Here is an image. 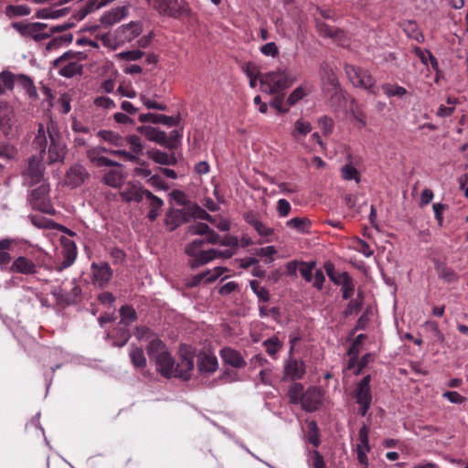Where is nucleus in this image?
<instances>
[{
  "label": "nucleus",
  "instance_id": "2eb2a0df",
  "mask_svg": "<svg viewBox=\"0 0 468 468\" xmlns=\"http://www.w3.org/2000/svg\"><path fill=\"white\" fill-rule=\"evenodd\" d=\"M89 177L86 168L79 164L69 167L65 175V185L72 188L80 186Z\"/></svg>",
  "mask_w": 468,
  "mask_h": 468
},
{
  "label": "nucleus",
  "instance_id": "a211bd4d",
  "mask_svg": "<svg viewBox=\"0 0 468 468\" xmlns=\"http://www.w3.org/2000/svg\"><path fill=\"white\" fill-rule=\"evenodd\" d=\"M8 271L10 272L31 275L37 272V267L32 260L25 256H19L10 264Z\"/></svg>",
  "mask_w": 468,
  "mask_h": 468
},
{
  "label": "nucleus",
  "instance_id": "79ce46f5",
  "mask_svg": "<svg viewBox=\"0 0 468 468\" xmlns=\"http://www.w3.org/2000/svg\"><path fill=\"white\" fill-rule=\"evenodd\" d=\"M129 355L131 361L135 367L143 368L145 367L146 359L142 348L133 347L130 351Z\"/></svg>",
  "mask_w": 468,
  "mask_h": 468
},
{
  "label": "nucleus",
  "instance_id": "6e6552de",
  "mask_svg": "<svg viewBox=\"0 0 468 468\" xmlns=\"http://www.w3.org/2000/svg\"><path fill=\"white\" fill-rule=\"evenodd\" d=\"M194 356L188 349L180 350V357L176 365L174 367V378H178L184 380L190 379L194 371Z\"/></svg>",
  "mask_w": 468,
  "mask_h": 468
},
{
  "label": "nucleus",
  "instance_id": "2f4dec72",
  "mask_svg": "<svg viewBox=\"0 0 468 468\" xmlns=\"http://www.w3.org/2000/svg\"><path fill=\"white\" fill-rule=\"evenodd\" d=\"M312 131V125L310 122L303 119H298L291 132L292 137L299 142L303 137H305Z\"/></svg>",
  "mask_w": 468,
  "mask_h": 468
},
{
  "label": "nucleus",
  "instance_id": "09e8293b",
  "mask_svg": "<svg viewBox=\"0 0 468 468\" xmlns=\"http://www.w3.org/2000/svg\"><path fill=\"white\" fill-rule=\"evenodd\" d=\"M250 285L251 290L257 295L260 301H262L264 303L269 301V292L264 287L261 286L259 282L255 280L250 281Z\"/></svg>",
  "mask_w": 468,
  "mask_h": 468
},
{
  "label": "nucleus",
  "instance_id": "69168bd1",
  "mask_svg": "<svg viewBox=\"0 0 468 468\" xmlns=\"http://www.w3.org/2000/svg\"><path fill=\"white\" fill-rule=\"evenodd\" d=\"M94 104L99 107L105 110H111L115 108L114 101L106 96H101L94 100Z\"/></svg>",
  "mask_w": 468,
  "mask_h": 468
},
{
  "label": "nucleus",
  "instance_id": "5fc2aeb1",
  "mask_svg": "<svg viewBox=\"0 0 468 468\" xmlns=\"http://www.w3.org/2000/svg\"><path fill=\"white\" fill-rule=\"evenodd\" d=\"M260 51L266 57L276 58L279 55V48L274 42H268L260 48Z\"/></svg>",
  "mask_w": 468,
  "mask_h": 468
},
{
  "label": "nucleus",
  "instance_id": "8fccbe9b",
  "mask_svg": "<svg viewBox=\"0 0 468 468\" xmlns=\"http://www.w3.org/2000/svg\"><path fill=\"white\" fill-rule=\"evenodd\" d=\"M436 270L438 276L447 282H452L456 279L455 272L443 264L437 265Z\"/></svg>",
  "mask_w": 468,
  "mask_h": 468
},
{
  "label": "nucleus",
  "instance_id": "f257e3e1",
  "mask_svg": "<svg viewBox=\"0 0 468 468\" xmlns=\"http://www.w3.org/2000/svg\"><path fill=\"white\" fill-rule=\"evenodd\" d=\"M238 246L237 238L230 235L220 236L213 229L206 239H197L186 247V253L192 258V267L207 264L218 258L229 259Z\"/></svg>",
  "mask_w": 468,
  "mask_h": 468
},
{
  "label": "nucleus",
  "instance_id": "473e14b6",
  "mask_svg": "<svg viewBox=\"0 0 468 468\" xmlns=\"http://www.w3.org/2000/svg\"><path fill=\"white\" fill-rule=\"evenodd\" d=\"M14 240L11 239H0V268L5 270L10 264L11 255L9 253Z\"/></svg>",
  "mask_w": 468,
  "mask_h": 468
},
{
  "label": "nucleus",
  "instance_id": "ddd939ff",
  "mask_svg": "<svg viewBox=\"0 0 468 468\" xmlns=\"http://www.w3.org/2000/svg\"><path fill=\"white\" fill-rule=\"evenodd\" d=\"M153 5L160 14L171 17H177L187 11L178 0H157L154 1Z\"/></svg>",
  "mask_w": 468,
  "mask_h": 468
},
{
  "label": "nucleus",
  "instance_id": "0e129e2a",
  "mask_svg": "<svg viewBox=\"0 0 468 468\" xmlns=\"http://www.w3.org/2000/svg\"><path fill=\"white\" fill-rule=\"evenodd\" d=\"M101 40L103 45L112 50H115L122 46L121 43H119L118 37L114 35L112 37L110 34H105L101 37Z\"/></svg>",
  "mask_w": 468,
  "mask_h": 468
},
{
  "label": "nucleus",
  "instance_id": "c85d7f7f",
  "mask_svg": "<svg viewBox=\"0 0 468 468\" xmlns=\"http://www.w3.org/2000/svg\"><path fill=\"white\" fill-rule=\"evenodd\" d=\"M227 271L226 268L218 266L212 270H207L202 273H199L193 277V281L191 282L192 286L197 285L201 283L203 281L206 282H215L218 278L221 277V275Z\"/></svg>",
  "mask_w": 468,
  "mask_h": 468
},
{
  "label": "nucleus",
  "instance_id": "0eeeda50",
  "mask_svg": "<svg viewBox=\"0 0 468 468\" xmlns=\"http://www.w3.org/2000/svg\"><path fill=\"white\" fill-rule=\"evenodd\" d=\"M370 380L371 378L369 375L364 377L356 385L354 392L356 403L360 406L359 412L362 416L367 414L372 401Z\"/></svg>",
  "mask_w": 468,
  "mask_h": 468
},
{
  "label": "nucleus",
  "instance_id": "e433bc0d",
  "mask_svg": "<svg viewBox=\"0 0 468 468\" xmlns=\"http://www.w3.org/2000/svg\"><path fill=\"white\" fill-rule=\"evenodd\" d=\"M147 154L149 158L160 165H169L175 163V159L172 155L160 150H150Z\"/></svg>",
  "mask_w": 468,
  "mask_h": 468
},
{
  "label": "nucleus",
  "instance_id": "4c0bfd02",
  "mask_svg": "<svg viewBox=\"0 0 468 468\" xmlns=\"http://www.w3.org/2000/svg\"><path fill=\"white\" fill-rule=\"evenodd\" d=\"M341 176L345 180H355L356 183L360 182V175L358 170L353 165L351 162L346 164L341 168Z\"/></svg>",
  "mask_w": 468,
  "mask_h": 468
},
{
  "label": "nucleus",
  "instance_id": "6ab92c4d",
  "mask_svg": "<svg viewBox=\"0 0 468 468\" xmlns=\"http://www.w3.org/2000/svg\"><path fill=\"white\" fill-rule=\"evenodd\" d=\"M323 395L320 389L310 388L302 395V407L306 411H314L320 407Z\"/></svg>",
  "mask_w": 468,
  "mask_h": 468
},
{
  "label": "nucleus",
  "instance_id": "b1692460",
  "mask_svg": "<svg viewBox=\"0 0 468 468\" xmlns=\"http://www.w3.org/2000/svg\"><path fill=\"white\" fill-rule=\"evenodd\" d=\"M139 121L141 122L161 123L168 127L176 126L179 123L178 118L151 112L140 114Z\"/></svg>",
  "mask_w": 468,
  "mask_h": 468
},
{
  "label": "nucleus",
  "instance_id": "20e7f679",
  "mask_svg": "<svg viewBox=\"0 0 468 468\" xmlns=\"http://www.w3.org/2000/svg\"><path fill=\"white\" fill-rule=\"evenodd\" d=\"M296 80L297 77L286 69H277L261 76L260 84L263 92L277 94L291 87Z\"/></svg>",
  "mask_w": 468,
  "mask_h": 468
},
{
  "label": "nucleus",
  "instance_id": "9d476101",
  "mask_svg": "<svg viewBox=\"0 0 468 468\" xmlns=\"http://www.w3.org/2000/svg\"><path fill=\"white\" fill-rule=\"evenodd\" d=\"M197 367L200 378H208L218 368V358L211 352H199L197 356Z\"/></svg>",
  "mask_w": 468,
  "mask_h": 468
},
{
  "label": "nucleus",
  "instance_id": "423d86ee",
  "mask_svg": "<svg viewBox=\"0 0 468 468\" xmlns=\"http://www.w3.org/2000/svg\"><path fill=\"white\" fill-rule=\"evenodd\" d=\"M346 73L356 87L372 91L375 86V80L368 70L353 65L346 66Z\"/></svg>",
  "mask_w": 468,
  "mask_h": 468
},
{
  "label": "nucleus",
  "instance_id": "864d4df0",
  "mask_svg": "<svg viewBox=\"0 0 468 468\" xmlns=\"http://www.w3.org/2000/svg\"><path fill=\"white\" fill-rule=\"evenodd\" d=\"M266 351L270 356H274L282 347V343L277 337H271L264 341Z\"/></svg>",
  "mask_w": 468,
  "mask_h": 468
},
{
  "label": "nucleus",
  "instance_id": "a18cd8bd",
  "mask_svg": "<svg viewBox=\"0 0 468 468\" xmlns=\"http://www.w3.org/2000/svg\"><path fill=\"white\" fill-rule=\"evenodd\" d=\"M144 56V52L139 49L128 50L116 53L114 55L115 59L117 60H127V61H135L142 58Z\"/></svg>",
  "mask_w": 468,
  "mask_h": 468
},
{
  "label": "nucleus",
  "instance_id": "cd10ccee",
  "mask_svg": "<svg viewBox=\"0 0 468 468\" xmlns=\"http://www.w3.org/2000/svg\"><path fill=\"white\" fill-rule=\"evenodd\" d=\"M148 191L135 185H131L121 192V197L127 202L143 203Z\"/></svg>",
  "mask_w": 468,
  "mask_h": 468
},
{
  "label": "nucleus",
  "instance_id": "052dcab7",
  "mask_svg": "<svg viewBox=\"0 0 468 468\" xmlns=\"http://www.w3.org/2000/svg\"><path fill=\"white\" fill-rule=\"evenodd\" d=\"M292 210V206L284 198H281L277 202V212L280 218H285L287 217Z\"/></svg>",
  "mask_w": 468,
  "mask_h": 468
},
{
  "label": "nucleus",
  "instance_id": "5701e85b",
  "mask_svg": "<svg viewBox=\"0 0 468 468\" xmlns=\"http://www.w3.org/2000/svg\"><path fill=\"white\" fill-rule=\"evenodd\" d=\"M143 203L149 208L147 218L151 221L155 220L162 211L164 201L160 197L148 191Z\"/></svg>",
  "mask_w": 468,
  "mask_h": 468
},
{
  "label": "nucleus",
  "instance_id": "338daca9",
  "mask_svg": "<svg viewBox=\"0 0 468 468\" xmlns=\"http://www.w3.org/2000/svg\"><path fill=\"white\" fill-rule=\"evenodd\" d=\"M319 127L324 134L331 133L334 128V121L327 116H323L318 121Z\"/></svg>",
  "mask_w": 468,
  "mask_h": 468
},
{
  "label": "nucleus",
  "instance_id": "603ef678",
  "mask_svg": "<svg viewBox=\"0 0 468 468\" xmlns=\"http://www.w3.org/2000/svg\"><path fill=\"white\" fill-rule=\"evenodd\" d=\"M309 462L312 468H326L323 456L317 451L309 452Z\"/></svg>",
  "mask_w": 468,
  "mask_h": 468
},
{
  "label": "nucleus",
  "instance_id": "f03ea898",
  "mask_svg": "<svg viewBox=\"0 0 468 468\" xmlns=\"http://www.w3.org/2000/svg\"><path fill=\"white\" fill-rule=\"evenodd\" d=\"M48 146V162L62 163L66 155V145L61 138L57 124L51 120L40 122L33 141V147L44 153Z\"/></svg>",
  "mask_w": 468,
  "mask_h": 468
},
{
  "label": "nucleus",
  "instance_id": "c9c22d12",
  "mask_svg": "<svg viewBox=\"0 0 468 468\" xmlns=\"http://www.w3.org/2000/svg\"><path fill=\"white\" fill-rule=\"evenodd\" d=\"M311 222L306 218L295 217L286 222V227L295 229L300 233L308 232Z\"/></svg>",
  "mask_w": 468,
  "mask_h": 468
},
{
  "label": "nucleus",
  "instance_id": "c03bdc74",
  "mask_svg": "<svg viewBox=\"0 0 468 468\" xmlns=\"http://www.w3.org/2000/svg\"><path fill=\"white\" fill-rule=\"evenodd\" d=\"M369 429L367 425H363L358 431V441L356 450H370L368 441Z\"/></svg>",
  "mask_w": 468,
  "mask_h": 468
},
{
  "label": "nucleus",
  "instance_id": "ea45409f",
  "mask_svg": "<svg viewBox=\"0 0 468 468\" xmlns=\"http://www.w3.org/2000/svg\"><path fill=\"white\" fill-rule=\"evenodd\" d=\"M120 324H123L124 326H128L130 324L136 320V312L133 307L129 305H124L120 309Z\"/></svg>",
  "mask_w": 468,
  "mask_h": 468
},
{
  "label": "nucleus",
  "instance_id": "4be33fe9",
  "mask_svg": "<svg viewBox=\"0 0 468 468\" xmlns=\"http://www.w3.org/2000/svg\"><path fill=\"white\" fill-rule=\"evenodd\" d=\"M101 180L103 184L108 186L114 188L120 187L125 180V176L122 169L121 168V165L119 164V166H114V168L105 171Z\"/></svg>",
  "mask_w": 468,
  "mask_h": 468
},
{
  "label": "nucleus",
  "instance_id": "c756f323",
  "mask_svg": "<svg viewBox=\"0 0 468 468\" xmlns=\"http://www.w3.org/2000/svg\"><path fill=\"white\" fill-rule=\"evenodd\" d=\"M335 283L341 287L344 299H349L352 297L355 291V284L347 272L339 273Z\"/></svg>",
  "mask_w": 468,
  "mask_h": 468
},
{
  "label": "nucleus",
  "instance_id": "f704fd0d",
  "mask_svg": "<svg viewBox=\"0 0 468 468\" xmlns=\"http://www.w3.org/2000/svg\"><path fill=\"white\" fill-rule=\"evenodd\" d=\"M310 92L311 89L307 85H300L296 87L288 96L287 104L289 106H294Z\"/></svg>",
  "mask_w": 468,
  "mask_h": 468
},
{
  "label": "nucleus",
  "instance_id": "680f3d73",
  "mask_svg": "<svg viewBox=\"0 0 468 468\" xmlns=\"http://www.w3.org/2000/svg\"><path fill=\"white\" fill-rule=\"evenodd\" d=\"M0 80L4 84V88L12 89L14 87L16 77L12 72L4 70L0 73Z\"/></svg>",
  "mask_w": 468,
  "mask_h": 468
},
{
  "label": "nucleus",
  "instance_id": "a19ab883",
  "mask_svg": "<svg viewBox=\"0 0 468 468\" xmlns=\"http://www.w3.org/2000/svg\"><path fill=\"white\" fill-rule=\"evenodd\" d=\"M384 94L387 97H403L407 94V90L399 85H391L389 83L383 84L381 86Z\"/></svg>",
  "mask_w": 468,
  "mask_h": 468
},
{
  "label": "nucleus",
  "instance_id": "49530a36",
  "mask_svg": "<svg viewBox=\"0 0 468 468\" xmlns=\"http://www.w3.org/2000/svg\"><path fill=\"white\" fill-rule=\"evenodd\" d=\"M303 390V387L300 383H293L290 386L288 389V397L292 403L297 404L298 402H302V395Z\"/></svg>",
  "mask_w": 468,
  "mask_h": 468
},
{
  "label": "nucleus",
  "instance_id": "58836bf2",
  "mask_svg": "<svg viewBox=\"0 0 468 468\" xmlns=\"http://www.w3.org/2000/svg\"><path fill=\"white\" fill-rule=\"evenodd\" d=\"M30 8L26 5H9L5 7V13L8 17H16L28 16L30 14Z\"/></svg>",
  "mask_w": 468,
  "mask_h": 468
},
{
  "label": "nucleus",
  "instance_id": "37998d69",
  "mask_svg": "<svg viewBox=\"0 0 468 468\" xmlns=\"http://www.w3.org/2000/svg\"><path fill=\"white\" fill-rule=\"evenodd\" d=\"M242 70L250 80V86L255 88L260 74L257 67L253 63L249 62L242 66Z\"/></svg>",
  "mask_w": 468,
  "mask_h": 468
},
{
  "label": "nucleus",
  "instance_id": "7c9ffc66",
  "mask_svg": "<svg viewBox=\"0 0 468 468\" xmlns=\"http://www.w3.org/2000/svg\"><path fill=\"white\" fill-rule=\"evenodd\" d=\"M137 130L150 141H154L160 144H166V133L163 131L152 126H140Z\"/></svg>",
  "mask_w": 468,
  "mask_h": 468
},
{
  "label": "nucleus",
  "instance_id": "de8ad7c7",
  "mask_svg": "<svg viewBox=\"0 0 468 468\" xmlns=\"http://www.w3.org/2000/svg\"><path fill=\"white\" fill-rule=\"evenodd\" d=\"M65 15V11L63 9H55L52 7H45L39 9L37 12V17L38 18H58Z\"/></svg>",
  "mask_w": 468,
  "mask_h": 468
},
{
  "label": "nucleus",
  "instance_id": "72a5a7b5",
  "mask_svg": "<svg viewBox=\"0 0 468 468\" xmlns=\"http://www.w3.org/2000/svg\"><path fill=\"white\" fill-rule=\"evenodd\" d=\"M97 136L104 142L113 146H123L125 140L117 133L110 130H101L97 133Z\"/></svg>",
  "mask_w": 468,
  "mask_h": 468
},
{
  "label": "nucleus",
  "instance_id": "9b49d317",
  "mask_svg": "<svg viewBox=\"0 0 468 468\" xmlns=\"http://www.w3.org/2000/svg\"><path fill=\"white\" fill-rule=\"evenodd\" d=\"M143 31V26L141 22L131 21L128 24L119 27L114 31V36L118 37L119 43L124 45L125 43L131 42L135 39Z\"/></svg>",
  "mask_w": 468,
  "mask_h": 468
},
{
  "label": "nucleus",
  "instance_id": "3c124183",
  "mask_svg": "<svg viewBox=\"0 0 468 468\" xmlns=\"http://www.w3.org/2000/svg\"><path fill=\"white\" fill-rule=\"evenodd\" d=\"M16 154V148L6 143L0 144V158L10 160L13 159Z\"/></svg>",
  "mask_w": 468,
  "mask_h": 468
},
{
  "label": "nucleus",
  "instance_id": "dca6fc26",
  "mask_svg": "<svg viewBox=\"0 0 468 468\" xmlns=\"http://www.w3.org/2000/svg\"><path fill=\"white\" fill-rule=\"evenodd\" d=\"M245 220L261 238L265 239V242L271 241L269 238L273 235L274 229L263 223L258 213L253 211L248 212L245 215Z\"/></svg>",
  "mask_w": 468,
  "mask_h": 468
},
{
  "label": "nucleus",
  "instance_id": "13d9d810",
  "mask_svg": "<svg viewBox=\"0 0 468 468\" xmlns=\"http://www.w3.org/2000/svg\"><path fill=\"white\" fill-rule=\"evenodd\" d=\"M140 100H141V101L143 102V104H144L147 109H154V110H159V111H165V110H166V105H165V104H164V103H159V102L155 101L154 100L148 98V97H147L146 95H144V94H141V95H140Z\"/></svg>",
  "mask_w": 468,
  "mask_h": 468
},
{
  "label": "nucleus",
  "instance_id": "4d7b16f0",
  "mask_svg": "<svg viewBox=\"0 0 468 468\" xmlns=\"http://www.w3.org/2000/svg\"><path fill=\"white\" fill-rule=\"evenodd\" d=\"M315 266V262H303L300 268L301 275L304 278V280L308 282L313 281V271Z\"/></svg>",
  "mask_w": 468,
  "mask_h": 468
},
{
  "label": "nucleus",
  "instance_id": "aec40b11",
  "mask_svg": "<svg viewBox=\"0 0 468 468\" xmlns=\"http://www.w3.org/2000/svg\"><path fill=\"white\" fill-rule=\"evenodd\" d=\"M109 153V150L103 147H92L87 151L88 159L96 166H119V163L102 155V153Z\"/></svg>",
  "mask_w": 468,
  "mask_h": 468
},
{
  "label": "nucleus",
  "instance_id": "bb28decb",
  "mask_svg": "<svg viewBox=\"0 0 468 468\" xmlns=\"http://www.w3.org/2000/svg\"><path fill=\"white\" fill-rule=\"evenodd\" d=\"M284 373L287 378L300 379L305 373V367L303 361L290 357L284 364Z\"/></svg>",
  "mask_w": 468,
  "mask_h": 468
},
{
  "label": "nucleus",
  "instance_id": "393cba45",
  "mask_svg": "<svg viewBox=\"0 0 468 468\" xmlns=\"http://www.w3.org/2000/svg\"><path fill=\"white\" fill-rule=\"evenodd\" d=\"M62 255L63 261L56 266V270L58 271H62L75 261L77 257V250L73 241L67 239L63 242Z\"/></svg>",
  "mask_w": 468,
  "mask_h": 468
},
{
  "label": "nucleus",
  "instance_id": "412c9836",
  "mask_svg": "<svg viewBox=\"0 0 468 468\" xmlns=\"http://www.w3.org/2000/svg\"><path fill=\"white\" fill-rule=\"evenodd\" d=\"M15 126V114L13 109L6 103H0V128L8 135Z\"/></svg>",
  "mask_w": 468,
  "mask_h": 468
},
{
  "label": "nucleus",
  "instance_id": "e2e57ef3",
  "mask_svg": "<svg viewBox=\"0 0 468 468\" xmlns=\"http://www.w3.org/2000/svg\"><path fill=\"white\" fill-rule=\"evenodd\" d=\"M30 219L32 224L39 229H51L53 225L50 219L41 216H31Z\"/></svg>",
  "mask_w": 468,
  "mask_h": 468
},
{
  "label": "nucleus",
  "instance_id": "f8f14e48",
  "mask_svg": "<svg viewBox=\"0 0 468 468\" xmlns=\"http://www.w3.org/2000/svg\"><path fill=\"white\" fill-rule=\"evenodd\" d=\"M44 167L41 161L37 157H32L28 162L27 168L23 173L24 182L27 185L33 186L42 183Z\"/></svg>",
  "mask_w": 468,
  "mask_h": 468
},
{
  "label": "nucleus",
  "instance_id": "4468645a",
  "mask_svg": "<svg viewBox=\"0 0 468 468\" xmlns=\"http://www.w3.org/2000/svg\"><path fill=\"white\" fill-rule=\"evenodd\" d=\"M90 270L93 284L101 288L105 287L112 277V271L107 262H93Z\"/></svg>",
  "mask_w": 468,
  "mask_h": 468
},
{
  "label": "nucleus",
  "instance_id": "39448f33",
  "mask_svg": "<svg viewBox=\"0 0 468 468\" xmlns=\"http://www.w3.org/2000/svg\"><path fill=\"white\" fill-rule=\"evenodd\" d=\"M48 193L49 186L43 181L32 190L29 201L34 209L52 215L55 213V209L50 203Z\"/></svg>",
  "mask_w": 468,
  "mask_h": 468
},
{
  "label": "nucleus",
  "instance_id": "7ed1b4c3",
  "mask_svg": "<svg viewBox=\"0 0 468 468\" xmlns=\"http://www.w3.org/2000/svg\"><path fill=\"white\" fill-rule=\"evenodd\" d=\"M150 361L155 364L156 370L165 378H172L175 373V362L164 343L158 339L151 340L147 346Z\"/></svg>",
  "mask_w": 468,
  "mask_h": 468
},
{
  "label": "nucleus",
  "instance_id": "1a4fd4ad",
  "mask_svg": "<svg viewBox=\"0 0 468 468\" xmlns=\"http://www.w3.org/2000/svg\"><path fill=\"white\" fill-rule=\"evenodd\" d=\"M77 54L68 51L55 60V65L60 67L59 74L66 78H71L81 72L82 65L76 59Z\"/></svg>",
  "mask_w": 468,
  "mask_h": 468
},
{
  "label": "nucleus",
  "instance_id": "bf43d9fd",
  "mask_svg": "<svg viewBox=\"0 0 468 468\" xmlns=\"http://www.w3.org/2000/svg\"><path fill=\"white\" fill-rule=\"evenodd\" d=\"M16 80L27 90L30 97L36 96L37 92L35 87L32 80L28 77L25 75H18L16 77Z\"/></svg>",
  "mask_w": 468,
  "mask_h": 468
},
{
  "label": "nucleus",
  "instance_id": "f3484780",
  "mask_svg": "<svg viewBox=\"0 0 468 468\" xmlns=\"http://www.w3.org/2000/svg\"><path fill=\"white\" fill-rule=\"evenodd\" d=\"M128 15V5L117 6L104 12L101 16L100 21L103 27H109L122 21L127 17Z\"/></svg>",
  "mask_w": 468,
  "mask_h": 468
},
{
  "label": "nucleus",
  "instance_id": "774afa93",
  "mask_svg": "<svg viewBox=\"0 0 468 468\" xmlns=\"http://www.w3.org/2000/svg\"><path fill=\"white\" fill-rule=\"evenodd\" d=\"M442 398L453 404H462L466 401V398L456 391H446L442 394Z\"/></svg>",
  "mask_w": 468,
  "mask_h": 468
},
{
  "label": "nucleus",
  "instance_id": "6e6d98bb",
  "mask_svg": "<svg viewBox=\"0 0 468 468\" xmlns=\"http://www.w3.org/2000/svg\"><path fill=\"white\" fill-rule=\"evenodd\" d=\"M351 115L353 120L356 122L355 125L362 128L367 124L366 115L360 111L357 107L352 106L351 108Z\"/></svg>",
  "mask_w": 468,
  "mask_h": 468
},
{
  "label": "nucleus",
  "instance_id": "a878e982",
  "mask_svg": "<svg viewBox=\"0 0 468 468\" xmlns=\"http://www.w3.org/2000/svg\"><path fill=\"white\" fill-rule=\"evenodd\" d=\"M220 356L223 362L236 368H241L246 366V361L241 354L230 347H224L220 350Z\"/></svg>",
  "mask_w": 468,
  "mask_h": 468
}]
</instances>
